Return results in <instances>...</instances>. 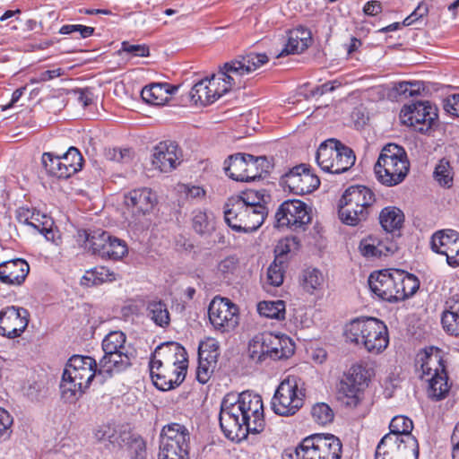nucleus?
Returning a JSON list of instances; mask_svg holds the SVG:
<instances>
[{
    "label": "nucleus",
    "mask_w": 459,
    "mask_h": 459,
    "mask_svg": "<svg viewBox=\"0 0 459 459\" xmlns=\"http://www.w3.org/2000/svg\"><path fill=\"white\" fill-rule=\"evenodd\" d=\"M402 122L420 133H428L438 117L437 108L429 100L404 105L401 110Z\"/></svg>",
    "instance_id": "15"
},
{
    "label": "nucleus",
    "mask_w": 459,
    "mask_h": 459,
    "mask_svg": "<svg viewBox=\"0 0 459 459\" xmlns=\"http://www.w3.org/2000/svg\"><path fill=\"white\" fill-rule=\"evenodd\" d=\"M316 160L323 171L341 174L354 165L356 156L352 149L334 138H330L319 145Z\"/></svg>",
    "instance_id": "9"
},
{
    "label": "nucleus",
    "mask_w": 459,
    "mask_h": 459,
    "mask_svg": "<svg viewBox=\"0 0 459 459\" xmlns=\"http://www.w3.org/2000/svg\"><path fill=\"white\" fill-rule=\"evenodd\" d=\"M126 335L120 331L111 332L105 336L102 341V350L104 353H111L120 350L127 349L125 345Z\"/></svg>",
    "instance_id": "50"
},
{
    "label": "nucleus",
    "mask_w": 459,
    "mask_h": 459,
    "mask_svg": "<svg viewBox=\"0 0 459 459\" xmlns=\"http://www.w3.org/2000/svg\"><path fill=\"white\" fill-rule=\"evenodd\" d=\"M446 306L441 318L443 328L448 334L459 336V294L451 297Z\"/></svg>",
    "instance_id": "33"
},
{
    "label": "nucleus",
    "mask_w": 459,
    "mask_h": 459,
    "mask_svg": "<svg viewBox=\"0 0 459 459\" xmlns=\"http://www.w3.org/2000/svg\"><path fill=\"white\" fill-rule=\"evenodd\" d=\"M229 200L245 204L244 207L260 211L263 215H267V208L264 205V195L258 191L249 190L243 192L241 195L234 196Z\"/></svg>",
    "instance_id": "41"
},
{
    "label": "nucleus",
    "mask_w": 459,
    "mask_h": 459,
    "mask_svg": "<svg viewBox=\"0 0 459 459\" xmlns=\"http://www.w3.org/2000/svg\"><path fill=\"white\" fill-rule=\"evenodd\" d=\"M377 241L378 243L376 244L377 246V251L375 253L377 258L393 255L398 249L397 244L387 237L384 238L377 237Z\"/></svg>",
    "instance_id": "59"
},
{
    "label": "nucleus",
    "mask_w": 459,
    "mask_h": 459,
    "mask_svg": "<svg viewBox=\"0 0 459 459\" xmlns=\"http://www.w3.org/2000/svg\"><path fill=\"white\" fill-rule=\"evenodd\" d=\"M233 81L231 77H228L224 68L221 67L210 79H203L192 87L189 92L190 99L195 104L210 105L234 86Z\"/></svg>",
    "instance_id": "11"
},
{
    "label": "nucleus",
    "mask_w": 459,
    "mask_h": 459,
    "mask_svg": "<svg viewBox=\"0 0 459 459\" xmlns=\"http://www.w3.org/2000/svg\"><path fill=\"white\" fill-rule=\"evenodd\" d=\"M324 281L322 273L316 268H307L302 273V287L309 293L321 289Z\"/></svg>",
    "instance_id": "47"
},
{
    "label": "nucleus",
    "mask_w": 459,
    "mask_h": 459,
    "mask_svg": "<svg viewBox=\"0 0 459 459\" xmlns=\"http://www.w3.org/2000/svg\"><path fill=\"white\" fill-rule=\"evenodd\" d=\"M238 266V260L237 257L230 255L225 257L218 264V273H221L223 278H228L233 274Z\"/></svg>",
    "instance_id": "62"
},
{
    "label": "nucleus",
    "mask_w": 459,
    "mask_h": 459,
    "mask_svg": "<svg viewBox=\"0 0 459 459\" xmlns=\"http://www.w3.org/2000/svg\"><path fill=\"white\" fill-rule=\"evenodd\" d=\"M299 248V240L297 237H286L278 242L275 247V253L278 255H284L295 252Z\"/></svg>",
    "instance_id": "57"
},
{
    "label": "nucleus",
    "mask_w": 459,
    "mask_h": 459,
    "mask_svg": "<svg viewBox=\"0 0 459 459\" xmlns=\"http://www.w3.org/2000/svg\"><path fill=\"white\" fill-rule=\"evenodd\" d=\"M295 351L292 340L285 334L264 332L255 334L248 342L249 359L256 364L290 358Z\"/></svg>",
    "instance_id": "5"
},
{
    "label": "nucleus",
    "mask_w": 459,
    "mask_h": 459,
    "mask_svg": "<svg viewBox=\"0 0 459 459\" xmlns=\"http://www.w3.org/2000/svg\"><path fill=\"white\" fill-rule=\"evenodd\" d=\"M368 282L370 291L377 299L390 303L411 297L420 288V281L416 276L395 269L373 272Z\"/></svg>",
    "instance_id": "3"
},
{
    "label": "nucleus",
    "mask_w": 459,
    "mask_h": 459,
    "mask_svg": "<svg viewBox=\"0 0 459 459\" xmlns=\"http://www.w3.org/2000/svg\"><path fill=\"white\" fill-rule=\"evenodd\" d=\"M381 226L386 232L399 230L404 221L403 212L396 207H385L379 215Z\"/></svg>",
    "instance_id": "39"
},
{
    "label": "nucleus",
    "mask_w": 459,
    "mask_h": 459,
    "mask_svg": "<svg viewBox=\"0 0 459 459\" xmlns=\"http://www.w3.org/2000/svg\"><path fill=\"white\" fill-rule=\"evenodd\" d=\"M30 322L29 311L22 307L8 306L0 310V335L7 339L20 337Z\"/></svg>",
    "instance_id": "18"
},
{
    "label": "nucleus",
    "mask_w": 459,
    "mask_h": 459,
    "mask_svg": "<svg viewBox=\"0 0 459 459\" xmlns=\"http://www.w3.org/2000/svg\"><path fill=\"white\" fill-rule=\"evenodd\" d=\"M132 353L128 349L112 351L111 353H104V356L100 359L99 364V376H100V382L111 377L113 374L120 372L131 365Z\"/></svg>",
    "instance_id": "26"
},
{
    "label": "nucleus",
    "mask_w": 459,
    "mask_h": 459,
    "mask_svg": "<svg viewBox=\"0 0 459 459\" xmlns=\"http://www.w3.org/2000/svg\"><path fill=\"white\" fill-rule=\"evenodd\" d=\"M128 252L127 245L125 240L109 235V240L107 242L104 253V258L119 260Z\"/></svg>",
    "instance_id": "48"
},
{
    "label": "nucleus",
    "mask_w": 459,
    "mask_h": 459,
    "mask_svg": "<svg viewBox=\"0 0 459 459\" xmlns=\"http://www.w3.org/2000/svg\"><path fill=\"white\" fill-rule=\"evenodd\" d=\"M268 61L269 58L264 53L249 52L225 63L222 67L228 77L234 80V86H240L243 76L255 72Z\"/></svg>",
    "instance_id": "19"
},
{
    "label": "nucleus",
    "mask_w": 459,
    "mask_h": 459,
    "mask_svg": "<svg viewBox=\"0 0 459 459\" xmlns=\"http://www.w3.org/2000/svg\"><path fill=\"white\" fill-rule=\"evenodd\" d=\"M284 270L282 262L274 260L267 269V281L272 286L278 287L283 282Z\"/></svg>",
    "instance_id": "53"
},
{
    "label": "nucleus",
    "mask_w": 459,
    "mask_h": 459,
    "mask_svg": "<svg viewBox=\"0 0 459 459\" xmlns=\"http://www.w3.org/2000/svg\"><path fill=\"white\" fill-rule=\"evenodd\" d=\"M190 433L178 423L164 426L160 435L159 459H188Z\"/></svg>",
    "instance_id": "10"
},
{
    "label": "nucleus",
    "mask_w": 459,
    "mask_h": 459,
    "mask_svg": "<svg viewBox=\"0 0 459 459\" xmlns=\"http://www.w3.org/2000/svg\"><path fill=\"white\" fill-rule=\"evenodd\" d=\"M281 184L294 195H303L315 191L319 186L320 180L304 164H300L281 177Z\"/></svg>",
    "instance_id": "20"
},
{
    "label": "nucleus",
    "mask_w": 459,
    "mask_h": 459,
    "mask_svg": "<svg viewBox=\"0 0 459 459\" xmlns=\"http://www.w3.org/2000/svg\"><path fill=\"white\" fill-rule=\"evenodd\" d=\"M13 419L11 414L0 407V442L6 440L12 434Z\"/></svg>",
    "instance_id": "58"
},
{
    "label": "nucleus",
    "mask_w": 459,
    "mask_h": 459,
    "mask_svg": "<svg viewBox=\"0 0 459 459\" xmlns=\"http://www.w3.org/2000/svg\"><path fill=\"white\" fill-rule=\"evenodd\" d=\"M181 157V150L175 142L163 141L154 147L152 164L160 172L167 173L176 169Z\"/></svg>",
    "instance_id": "25"
},
{
    "label": "nucleus",
    "mask_w": 459,
    "mask_h": 459,
    "mask_svg": "<svg viewBox=\"0 0 459 459\" xmlns=\"http://www.w3.org/2000/svg\"><path fill=\"white\" fill-rule=\"evenodd\" d=\"M42 165L47 172L57 178H68L82 169L83 158L75 147H70L63 155L44 152Z\"/></svg>",
    "instance_id": "12"
},
{
    "label": "nucleus",
    "mask_w": 459,
    "mask_h": 459,
    "mask_svg": "<svg viewBox=\"0 0 459 459\" xmlns=\"http://www.w3.org/2000/svg\"><path fill=\"white\" fill-rule=\"evenodd\" d=\"M428 13L429 5L424 2H420L415 10L403 21V26H411L415 24L426 17Z\"/></svg>",
    "instance_id": "61"
},
{
    "label": "nucleus",
    "mask_w": 459,
    "mask_h": 459,
    "mask_svg": "<svg viewBox=\"0 0 459 459\" xmlns=\"http://www.w3.org/2000/svg\"><path fill=\"white\" fill-rule=\"evenodd\" d=\"M192 228L200 236H210L215 230V218L212 212L196 209L192 212Z\"/></svg>",
    "instance_id": "37"
},
{
    "label": "nucleus",
    "mask_w": 459,
    "mask_h": 459,
    "mask_svg": "<svg viewBox=\"0 0 459 459\" xmlns=\"http://www.w3.org/2000/svg\"><path fill=\"white\" fill-rule=\"evenodd\" d=\"M257 310L260 316L283 320L285 318V302L281 299L272 301H261L257 305Z\"/></svg>",
    "instance_id": "45"
},
{
    "label": "nucleus",
    "mask_w": 459,
    "mask_h": 459,
    "mask_svg": "<svg viewBox=\"0 0 459 459\" xmlns=\"http://www.w3.org/2000/svg\"><path fill=\"white\" fill-rule=\"evenodd\" d=\"M410 171V161L403 147L395 143L385 144L374 166L377 181L385 186L401 184Z\"/></svg>",
    "instance_id": "4"
},
{
    "label": "nucleus",
    "mask_w": 459,
    "mask_h": 459,
    "mask_svg": "<svg viewBox=\"0 0 459 459\" xmlns=\"http://www.w3.org/2000/svg\"><path fill=\"white\" fill-rule=\"evenodd\" d=\"M124 203L135 220H139L153 212L158 204V196L151 188L140 187L126 193Z\"/></svg>",
    "instance_id": "21"
},
{
    "label": "nucleus",
    "mask_w": 459,
    "mask_h": 459,
    "mask_svg": "<svg viewBox=\"0 0 459 459\" xmlns=\"http://www.w3.org/2000/svg\"><path fill=\"white\" fill-rule=\"evenodd\" d=\"M275 218L277 227H287L292 230L303 229L311 221L307 204L300 200H288L282 203Z\"/></svg>",
    "instance_id": "17"
},
{
    "label": "nucleus",
    "mask_w": 459,
    "mask_h": 459,
    "mask_svg": "<svg viewBox=\"0 0 459 459\" xmlns=\"http://www.w3.org/2000/svg\"><path fill=\"white\" fill-rule=\"evenodd\" d=\"M87 388L79 380H75L72 376L66 374L64 370L60 383L61 397L67 403H75L85 392Z\"/></svg>",
    "instance_id": "36"
},
{
    "label": "nucleus",
    "mask_w": 459,
    "mask_h": 459,
    "mask_svg": "<svg viewBox=\"0 0 459 459\" xmlns=\"http://www.w3.org/2000/svg\"><path fill=\"white\" fill-rule=\"evenodd\" d=\"M94 30L95 29L93 27L82 24H65L60 28L59 33L63 35H69L77 32L81 39H87L93 35Z\"/></svg>",
    "instance_id": "56"
},
{
    "label": "nucleus",
    "mask_w": 459,
    "mask_h": 459,
    "mask_svg": "<svg viewBox=\"0 0 459 459\" xmlns=\"http://www.w3.org/2000/svg\"><path fill=\"white\" fill-rule=\"evenodd\" d=\"M389 429L390 432L388 434H393L401 439H405V437H414L411 434L413 429L412 420L403 415L394 417L390 422Z\"/></svg>",
    "instance_id": "46"
},
{
    "label": "nucleus",
    "mask_w": 459,
    "mask_h": 459,
    "mask_svg": "<svg viewBox=\"0 0 459 459\" xmlns=\"http://www.w3.org/2000/svg\"><path fill=\"white\" fill-rule=\"evenodd\" d=\"M419 444L415 437L398 438L393 434H385L378 443L376 459H418Z\"/></svg>",
    "instance_id": "14"
},
{
    "label": "nucleus",
    "mask_w": 459,
    "mask_h": 459,
    "mask_svg": "<svg viewBox=\"0 0 459 459\" xmlns=\"http://www.w3.org/2000/svg\"><path fill=\"white\" fill-rule=\"evenodd\" d=\"M361 390L352 384L349 378L343 377L339 385V399L347 406L355 407L359 402Z\"/></svg>",
    "instance_id": "44"
},
{
    "label": "nucleus",
    "mask_w": 459,
    "mask_h": 459,
    "mask_svg": "<svg viewBox=\"0 0 459 459\" xmlns=\"http://www.w3.org/2000/svg\"><path fill=\"white\" fill-rule=\"evenodd\" d=\"M66 374L79 380L82 385L88 388L92 379L96 377L100 379L99 376V364L96 360L90 356L74 355L65 365V369Z\"/></svg>",
    "instance_id": "24"
},
{
    "label": "nucleus",
    "mask_w": 459,
    "mask_h": 459,
    "mask_svg": "<svg viewBox=\"0 0 459 459\" xmlns=\"http://www.w3.org/2000/svg\"><path fill=\"white\" fill-rule=\"evenodd\" d=\"M210 323L216 331L229 333L239 323L238 307L227 298L215 297L208 307Z\"/></svg>",
    "instance_id": "16"
},
{
    "label": "nucleus",
    "mask_w": 459,
    "mask_h": 459,
    "mask_svg": "<svg viewBox=\"0 0 459 459\" xmlns=\"http://www.w3.org/2000/svg\"><path fill=\"white\" fill-rule=\"evenodd\" d=\"M374 317H357L349 322L344 328V335L350 342L361 345L365 348V340L368 337L369 327Z\"/></svg>",
    "instance_id": "32"
},
{
    "label": "nucleus",
    "mask_w": 459,
    "mask_h": 459,
    "mask_svg": "<svg viewBox=\"0 0 459 459\" xmlns=\"http://www.w3.org/2000/svg\"><path fill=\"white\" fill-rule=\"evenodd\" d=\"M417 365H420L421 379L446 372L442 351L436 347L427 348L418 354Z\"/></svg>",
    "instance_id": "27"
},
{
    "label": "nucleus",
    "mask_w": 459,
    "mask_h": 459,
    "mask_svg": "<svg viewBox=\"0 0 459 459\" xmlns=\"http://www.w3.org/2000/svg\"><path fill=\"white\" fill-rule=\"evenodd\" d=\"M270 168L271 164L265 157H254L249 154L244 182H251L262 178L264 175L269 173Z\"/></svg>",
    "instance_id": "38"
},
{
    "label": "nucleus",
    "mask_w": 459,
    "mask_h": 459,
    "mask_svg": "<svg viewBox=\"0 0 459 459\" xmlns=\"http://www.w3.org/2000/svg\"><path fill=\"white\" fill-rule=\"evenodd\" d=\"M178 90V86L167 82H153L141 91L143 100L150 105L160 106L167 103Z\"/></svg>",
    "instance_id": "30"
},
{
    "label": "nucleus",
    "mask_w": 459,
    "mask_h": 459,
    "mask_svg": "<svg viewBox=\"0 0 459 459\" xmlns=\"http://www.w3.org/2000/svg\"><path fill=\"white\" fill-rule=\"evenodd\" d=\"M134 156V152L130 148H113L106 152V157L113 161L120 163H129Z\"/></svg>",
    "instance_id": "54"
},
{
    "label": "nucleus",
    "mask_w": 459,
    "mask_h": 459,
    "mask_svg": "<svg viewBox=\"0 0 459 459\" xmlns=\"http://www.w3.org/2000/svg\"><path fill=\"white\" fill-rule=\"evenodd\" d=\"M431 249L446 255V263L451 267L459 266V233L454 230H441L431 237Z\"/></svg>",
    "instance_id": "22"
},
{
    "label": "nucleus",
    "mask_w": 459,
    "mask_h": 459,
    "mask_svg": "<svg viewBox=\"0 0 459 459\" xmlns=\"http://www.w3.org/2000/svg\"><path fill=\"white\" fill-rule=\"evenodd\" d=\"M378 244L377 241V236H368L363 238L359 243V251L365 257H376L375 253L377 251Z\"/></svg>",
    "instance_id": "64"
},
{
    "label": "nucleus",
    "mask_w": 459,
    "mask_h": 459,
    "mask_svg": "<svg viewBox=\"0 0 459 459\" xmlns=\"http://www.w3.org/2000/svg\"><path fill=\"white\" fill-rule=\"evenodd\" d=\"M159 359L150 361V374L154 385L168 391L178 386L185 379L187 369V354L178 342H167L158 347Z\"/></svg>",
    "instance_id": "2"
},
{
    "label": "nucleus",
    "mask_w": 459,
    "mask_h": 459,
    "mask_svg": "<svg viewBox=\"0 0 459 459\" xmlns=\"http://www.w3.org/2000/svg\"><path fill=\"white\" fill-rule=\"evenodd\" d=\"M248 155L235 153L225 160L224 170L230 178L236 181H245Z\"/></svg>",
    "instance_id": "35"
},
{
    "label": "nucleus",
    "mask_w": 459,
    "mask_h": 459,
    "mask_svg": "<svg viewBox=\"0 0 459 459\" xmlns=\"http://www.w3.org/2000/svg\"><path fill=\"white\" fill-rule=\"evenodd\" d=\"M85 237V247L90 249L93 254L104 258L107 242L109 240V233L102 230L87 233L83 231Z\"/></svg>",
    "instance_id": "43"
},
{
    "label": "nucleus",
    "mask_w": 459,
    "mask_h": 459,
    "mask_svg": "<svg viewBox=\"0 0 459 459\" xmlns=\"http://www.w3.org/2000/svg\"><path fill=\"white\" fill-rule=\"evenodd\" d=\"M94 436L99 441H108L112 444L117 441L116 429L110 424L99 426L94 432Z\"/></svg>",
    "instance_id": "60"
},
{
    "label": "nucleus",
    "mask_w": 459,
    "mask_h": 459,
    "mask_svg": "<svg viewBox=\"0 0 459 459\" xmlns=\"http://www.w3.org/2000/svg\"><path fill=\"white\" fill-rule=\"evenodd\" d=\"M216 363L198 358V367L196 369V379L201 384H206L211 378Z\"/></svg>",
    "instance_id": "55"
},
{
    "label": "nucleus",
    "mask_w": 459,
    "mask_h": 459,
    "mask_svg": "<svg viewBox=\"0 0 459 459\" xmlns=\"http://www.w3.org/2000/svg\"><path fill=\"white\" fill-rule=\"evenodd\" d=\"M219 356V342L214 338H206L198 346V357L201 359L217 363Z\"/></svg>",
    "instance_id": "49"
},
{
    "label": "nucleus",
    "mask_w": 459,
    "mask_h": 459,
    "mask_svg": "<svg viewBox=\"0 0 459 459\" xmlns=\"http://www.w3.org/2000/svg\"><path fill=\"white\" fill-rule=\"evenodd\" d=\"M16 219L20 223L29 225L42 234L48 241L55 242L56 232L53 230V220L35 208L26 206L16 210Z\"/></svg>",
    "instance_id": "23"
},
{
    "label": "nucleus",
    "mask_w": 459,
    "mask_h": 459,
    "mask_svg": "<svg viewBox=\"0 0 459 459\" xmlns=\"http://www.w3.org/2000/svg\"><path fill=\"white\" fill-rule=\"evenodd\" d=\"M306 396L304 381L296 376L282 380L272 399V410L280 416H292L303 406Z\"/></svg>",
    "instance_id": "8"
},
{
    "label": "nucleus",
    "mask_w": 459,
    "mask_h": 459,
    "mask_svg": "<svg viewBox=\"0 0 459 459\" xmlns=\"http://www.w3.org/2000/svg\"><path fill=\"white\" fill-rule=\"evenodd\" d=\"M433 176L440 186L449 187L453 181L452 168L449 161L445 159L440 160L435 168Z\"/></svg>",
    "instance_id": "52"
},
{
    "label": "nucleus",
    "mask_w": 459,
    "mask_h": 459,
    "mask_svg": "<svg viewBox=\"0 0 459 459\" xmlns=\"http://www.w3.org/2000/svg\"><path fill=\"white\" fill-rule=\"evenodd\" d=\"M146 316L156 326L166 328L170 324V314L167 304L160 299H152L146 304Z\"/></svg>",
    "instance_id": "34"
},
{
    "label": "nucleus",
    "mask_w": 459,
    "mask_h": 459,
    "mask_svg": "<svg viewBox=\"0 0 459 459\" xmlns=\"http://www.w3.org/2000/svg\"><path fill=\"white\" fill-rule=\"evenodd\" d=\"M114 281H116V273L112 270L105 266H97L85 273L82 279V284H85L87 286L100 285L105 282H112Z\"/></svg>",
    "instance_id": "42"
},
{
    "label": "nucleus",
    "mask_w": 459,
    "mask_h": 459,
    "mask_svg": "<svg viewBox=\"0 0 459 459\" xmlns=\"http://www.w3.org/2000/svg\"><path fill=\"white\" fill-rule=\"evenodd\" d=\"M310 43L311 33L307 29L303 27L293 29L289 31L287 42L279 56L301 53L308 48Z\"/></svg>",
    "instance_id": "31"
},
{
    "label": "nucleus",
    "mask_w": 459,
    "mask_h": 459,
    "mask_svg": "<svg viewBox=\"0 0 459 459\" xmlns=\"http://www.w3.org/2000/svg\"><path fill=\"white\" fill-rule=\"evenodd\" d=\"M311 415L319 425H326L333 421L334 414L332 408L325 403H317L311 408Z\"/></svg>",
    "instance_id": "51"
},
{
    "label": "nucleus",
    "mask_w": 459,
    "mask_h": 459,
    "mask_svg": "<svg viewBox=\"0 0 459 459\" xmlns=\"http://www.w3.org/2000/svg\"><path fill=\"white\" fill-rule=\"evenodd\" d=\"M446 372L431 376L429 378H424L429 383L428 394L430 398L438 401L446 397L449 391Z\"/></svg>",
    "instance_id": "40"
},
{
    "label": "nucleus",
    "mask_w": 459,
    "mask_h": 459,
    "mask_svg": "<svg viewBox=\"0 0 459 459\" xmlns=\"http://www.w3.org/2000/svg\"><path fill=\"white\" fill-rule=\"evenodd\" d=\"M219 420L225 437L232 441H239L248 433L262 432L265 426L262 397L251 391L226 394Z\"/></svg>",
    "instance_id": "1"
},
{
    "label": "nucleus",
    "mask_w": 459,
    "mask_h": 459,
    "mask_svg": "<svg viewBox=\"0 0 459 459\" xmlns=\"http://www.w3.org/2000/svg\"><path fill=\"white\" fill-rule=\"evenodd\" d=\"M376 202L374 192L365 186L356 185L348 187L339 201V217L351 226L367 220Z\"/></svg>",
    "instance_id": "7"
},
{
    "label": "nucleus",
    "mask_w": 459,
    "mask_h": 459,
    "mask_svg": "<svg viewBox=\"0 0 459 459\" xmlns=\"http://www.w3.org/2000/svg\"><path fill=\"white\" fill-rule=\"evenodd\" d=\"M342 442L332 434H315L302 439L295 448H288L282 459H341Z\"/></svg>",
    "instance_id": "6"
},
{
    "label": "nucleus",
    "mask_w": 459,
    "mask_h": 459,
    "mask_svg": "<svg viewBox=\"0 0 459 459\" xmlns=\"http://www.w3.org/2000/svg\"><path fill=\"white\" fill-rule=\"evenodd\" d=\"M368 329L365 350L373 354L382 353L389 344L387 326L383 321L374 317L371 327Z\"/></svg>",
    "instance_id": "29"
},
{
    "label": "nucleus",
    "mask_w": 459,
    "mask_h": 459,
    "mask_svg": "<svg viewBox=\"0 0 459 459\" xmlns=\"http://www.w3.org/2000/svg\"><path fill=\"white\" fill-rule=\"evenodd\" d=\"M30 272L28 263L21 258L0 264V281L6 285H21Z\"/></svg>",
    "instance_id": "28"
},
{
    "label": "nucleus",
    "mask_w": 459,
    "mask_h": 459,
    "mask_svg": "<svg viewBox=\"0 0 459 459\" xmlns=\"http://www.w3.org/2000/svg\"><path fill=\"white\" fill-rule=\"evenodd\" d=\"M344 377L349 378L352 384L360 389L363 388L367 381L365 370L361 366H352Z\"/></svg>",
    "instance_id": "63"
},
{
    "label": "nucleus",
    "mask_w": 459,
    "mask_h": 459,
    "mask_svg": "<svg viewBox=\"0 0 459 459\" xmlns=\"http://www.w3.org/2000/svg\"><path fill=\"white\" fill-rule=\"evenodd\" d=\"M244 205L229 200L225 205L224 219L233 230L250 233L261 227L266 216Z\"/></svg>",
    "instance_id": "13"
}]
</instances>
